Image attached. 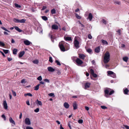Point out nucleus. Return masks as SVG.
Masks as SVG:
<instances>
[{"label": "nucleus", "mask_w": 129, "mask_h": 129, "mask_svg": "<svg viewBox=\"0 0 129 129\" xmlns=\"http://www.w3.org/2000/svg\"><path fill=\"white\" fill-rule=\"evenodd\" d=\"M66 46H67L68 47L67 50L69 49V45L64 41H62L59 43V46L62 51L64 52L66 51L65 47Z\"/></svg>", "instance_id": "nucleus-1"}, {"label": "nucleus", "mask_w": 129, "mask_h": 129, "mask_svg": "<svg viewBox=\"0 0 129 129\" xmlns=\"http://www.w3.org/2000/svg\"><path fill=\"white\" fill-rule=\"evenodd\" d=\"M110 60V54L108 51H107L105 54L104 58V63H107Z\"/></svg>", "instance_id": "nucleus-2"}, {"label": "nucleus", "mask_w": 129, "mask_h": 129, "mask_svg": "<svg viewBox=\"0 0 129 129\" xmlns=\"http://www.w3.org/2000/svg\"><path fill=\"white\" fill-rule=\"evenodd\" d=\"M74 43V46L75 47L76 49H78L79 47V41L75 39V40Z\"/></svg>", "instance_id": "nucleus-3"}, {"label": "nucleus", "mask_w": 129, "mask_h": 129, "mask_svg": "<svg viewBox=\"0 0 129 129\" xmlns=\"http://www.w3.org/2000/svg\"><path fill=\"white\" fill-rule=\"evenodd\" d=\"M76 62L78 66L81 65L83 63V61L78 58H77L76 60Z\"/></svg>", "instance_id": "nucleus-4"}, {"label": "nucleus", "mask_w": 129, "mask_h": 129, "mask_svg": "<svg viewBox=\"0 0 129 129\" xmlns=\"http://www.w3.org/2000/svg\"><path fill=\"white\" fill-rule=\"evenodd\" d=\"M25 122L27 125H29L30 124V121L28 118H26L25 119Z\"/></svg>", "instance_id": "nucleus-5"}, {"label": "nucleus", "mask_w": 129, "mask_h": 129, "mask_svg": "<svg viewBox=\"0 0 129 129\" xmlns=\"http://www.w3.org/2000/svg\"><path fill=\"white\" fill-rule=\"evenodd\" d=\"M73 109L74 110H76L77 108V105L76 102H74L73 103Z\"/></svg>", "instance_id": "nucleus-6"}, {"label": "nucleus", "mask_w": 129, "mask_h": 129, "mask_svg": "<svg viewBox=\"0 0 129 129\" xmlns=\"http://www.w3.org/2000/svg\"><path fill=\"white\" fill-rule=\"evenodd\" d=\"M24 44L27 46H28L30 44L31 42L27 40L24 41H23Z\"/></svg>", "instance_id": "nucleus-7"}, {"label": "nucleus", "mask_w": 129, "mask_h": 129, "mask_svg": "<svg viewBox=\"0 0 129 129\" xmlns=\"http://www.w3.org/2000/svg\"><path fill=\"white\" fill-rule=\"evenodd\" d=\"M123 91L124 94L127 95L128 94L129 90L127 88H124L123 89Z\"/></svg>", "instance_id": "nucleus-8"}, {"label": "nucleus", "mask_w": 129, "mask_h": 129, "mask_svg": "<svg viewBox=\"0 0 129 129\" xmlns=\"http://www.w3.org/2000/svg\"><path fill=\"white\" fill-rule=\"evenodd\" d=\"M79 57L80 58L82 59H84L85 57V56L83 54H79Z\"/></svg>", "instance_id": "nucleus-9"}, {"label": "nucleus", "mask_w": 129, "mask_h": 129, "mask_svg": "<svg viewBox=\"0 0 129 129\" xmlns=\"http://www.w3.org/2000/svg\"><path fill=\"white\" fill-rule=\"evenodd\" d=\"M47 69L49 72H53L55 71V69H53L51 67H48Z\"/></svg>", "instance_id": "nucleus-10"}, {"label": "nucleus", "mask_w": 129, "mask_h": 129, "mask_svg": "<svg viewBox=\"0 0 129 129\" xmlns=\"http://www.w3.org/2000/svg\"><path fill=\"white\" fill-rule=\"evenodd\" d=\"M52 28L53 29H58V27L57 25L53 24L52 26Z\"/></svg>", "instance_id": "nucleus-11"}, {"label": "nucleus", "mask_w": 129, "mask_h": 129, "mask_svg": "<svg viewBox=\"0 0 129 129\" xmlns=\"http://www.w3.org/2000/svg\"><path fill=\"white\" fill-rule=\"evenodd\" d=\"M90 85V83L88 82L85 83V88L87 89L89 87Z\"/></svg>", "instance_id": "nucleus-12"}, {"label": "nucleus", "mask_w": 129, "mask_h": 129, "mask_svg": "<svg viewBox=\"0 0 129 129\" xmlns=\"http://www.w3.org/2000/svg\"><path fill=\"white\" fill-rule=\"evenodd\" d=\"M3 106L5 109H7V105L6 101H4L3 102Z\"/></svg>", "instance_id": "nucleus-13"}, {"label": "nucleus", "mask_w": 129, "mask_h": 129, "mask_svg": "<svg viewBox=\"0 0 129 129\" xmlns=\"http://www.w3.org/2000/svg\"><path fill=\"white\" fill-rule=\"evenodd\" d=\"M25 53V52L24 51H22L20 52V53L19 54V58L21 57H22Z\"/></svg>", "instance_id": "nucleus-14"}, {"label": "nucleus", "mask_w": 129, "mask_h": 129, "mask_svg": "<svg viewBox=\"0 0 129 129\" xmlns=\"http://www.w3.org/2000/svg\"><path fill=\"white\" fill-rule=\"evenodd\" d=\"M93 18V16L91 13H89L88 14V18L90 21H91Z\"/></svg>", "instance_id": "nucleus-15"}, {"label": "nucleus", "mask_w": 129, "mask_h": 129, "mask_svg": "<svg viewBox=\"0 0 129 129\" xmlns=\"http://www.w3.org/2000/svg\"><path fill=\"white\" fill-rule=\"evenodd\" d=\"M64 107L67 109H68L69 107V105L68 103L67 102H65L63 104Z\"/></svg>", "instance_id": "nucleus-16"}, {"label": "nucleus", "mask_w": 129, "mask_h": 129, "mask_svg": "<svg viewBox=\"0 0 129 129\" xmlns=\"http://www.w3.org/2000/svg\"><path fill=\"white\" fill-rule=\"evenodd\" d=\"M100 50V47L98 46L95 49V52L97 53H99Z\"/></svg>", "instance_id": "nucleus-17"}, {"label": "nucleus", "mask_w": 129, "mask_h": 129, "mask_svg": "<svg viewBox=\"0 0 129 129\" xmlns=\"http://www.w3.org/2000/svg\"><path fill=\"white\" fill-rule=\"evenodd\" d=\"M9 121L11 123H13V124H15V123L14 121L13 120L12 118L11 117H10L9 118Z\"/></svg>", "instance_id": "nucleus-18"}, {"label": "nucleus", "mask_w": 129, "mask_h": 129, "mask_svg": "<svg viewBox=\"0 0 129 129\" xmlns=\"http://www.w3.org/2000/svg\"><path fill=\"white\" fill-rule=\"evenodd\" d=\"M14 28L15 29L17 30V31H18L19 32H20L22 31V30L20 29L19 27H18L17 26H15L14 27Z\"/></svg>", "instance_id": "nucleus-19"}, {"label": "nucleus", "mask_w": 129, "mask_h": 129, "mask_svg": "<svg viewBox=\"0 0 129 129\" xmlns=\"http://www.w3.org/2000/svg\"><path fill=\"white\" fill-rule=\"evenodd\" d=\"M64 39L66 41H70L72 40L71 38L69 37H66L64 38Z\"/></svg>", "instance_id": "nucleus-20"}, {"label": "nucleus", "mask_w": 129, "mask_h": 129, "mask_svg": "<svg viewBox=\"0 0 129 129\" xmlns=\"http://www.w3.org/2000/svg\"><path fill=\"white\" fill-rule=\"evenodd\" d=\"M101 41L102 43H103L104 44H106V45H107L108 44V43L105 40H102Z\"/></svg>", "instance_id": "nucleus-21"}, {"label": "nucleus", "mask_w": 129, "mask_h": 129, "mask_svg": "<svg viewBox=\"0 0 129 129\" xmlns=\"http://www.w3.org/2000/svg\"><path fill=\"white\" fill-rule=\"evenodd\" d=\"M75 16L78 19H80L81 18V17L79 16L78 14L76 13H75Z\"/></svg>", "instance_id": "nucleus-22"}, {"label": "nucleus", "mask_w": 129, "mask_h": 129, "mask_svg": "<svg viewBox=\"0 0 129 129\" xmlns=\"http://www.w3.org/2000/svg\"><path fill=\"white\" fill-rule=\"evenodd\" d=\"M17 51L18 50L16 48L14 49L13 50V54H16Z\"/></svg>", "instance_id": "nucleus-23"}, {"label": "nucleus", "mask_w": 129, "mask_h": 129, "mask_svg": "<svg viewBox=\"0 0 129 129\" xmlns=\"http://www.w3.org/2000/svg\"><path fill=\"white\" fill-rule=\"evenodd\" d=\"M40 85V84H38L37 85H36L35 87V88L34 90H37L39 89V87Z\"/></svg>", "instance_id": "nucleus-24"}, {"label": "nucleus", "mask_w": 129, "mask_h": 129, "mask_svg": "<svg viewBox=\"0 0 129 129\" xmlns=\"http://www.w3.org/2000/svg\"><path fill=\"white\" fill-rule=\"evenodd\" d=\"M128 59V58L127 57H124L123 58V60L126 62L127 61Z\"/></svg>", "instance_id": "nucleus-25"}, {"label": "nucleus", "mask_w": 129, "mask_h": 129, "mask_svg": "<svg viewBox=\"0 0 129 129\" xmlns=\"http://www.w3.org/2000/svg\"><path fill=\"white\" fill-rule=\"evenodd\" d=\"M51 13L52 14H54L56 13V11L54 9H53L51 10Z\"/></svg>", "instance_id": "nucleus-26"}, {"label": "nucleus", "mask_w": 129, "mask_h": 129, "mask_svg": "<svg viewBox=\"0 0 129 129\" xmlns=\"http://www.w3.org/2000/svg\"><path fill=\"white\" fill-rule=\"evenodd\" d=\"M41 17L42 19L45 21H46L48 20V18L46 16H42Z\"/></svg>", "instance_id": "nucleus-27"}, {"label": "nucleus", "mask_w": 129, "mask_h": 129, "mask_svg": "<svg viewBox=\"0 0 129 129\" xmlns=\"http://www.w3.org/2000/svg\"><path fill=\"white\" fill-rule=\"evenodd\" d=\"M26 20L24 19H22L19 20V23H24L25 22Z\"/></svg>", "instance_id": "nucleus-28"}, {"label": "nucleus", "mask_w": 129, "mask_h": 129, "mask_svg": "<svg viewBox=\"0 0 129 129\" xmlns=\"http://www.w3.org/2000/svg\"><path fill=\"white\" fill-rule=\"evenodd\" d=\"M50 38L51 39V40L53 42H54V39H55V37L52 35H51L50 36Z\"/></svg>", "instance_id": "nucleus-29"}, {"label": "nucleus", "mask_w": 129, "mask_h": 129, "mask_svg": "<svg viewBox=\"0 0 129 129\" xmlns=\"http://www.w3.org/2000/svg\"><path fill=\"white\" fill-rule=\"evenodd\" d=\"M24 95L25 96H26L27 95L29 96H32L33 95L32 94L30 93H28L24 94Z\"/></svg>", "instance_id": "nucleus-30"}, {"label": "nucleus", "mask_w": 129, "mask_h": 129, "mask_svg": "<svg viewBox=\"0 0 129 129\" xmlns=\"http://www.w3.org/2000/svg\"><path fill=\"white\" fill-rule=\"evenodd\" d=\"M107 73L109 75H112L114 72L112 71H107Z\"/></svg>", "instance_id": "nucleus-31"}, {"label": "nucleus", "mask_w": 129, "mask_h": 129, "mask_svg": "<svg viewBox=\"0 0 129 129\" xmlns=\"http://www.w3.org/2000/svg\"><path fill=\"white\" fill-rule=\"evenodd\" d=\"M13 21L15 22L19 23V20L16 18H14L13 19Z\"/></svg>", "instance_id": "nucleus-32"}, {"label": "nucleus", "mask_w": 129, "mask_h": 129, "mask_svg": "<svg viewBox=\"0 0 129 129\" xmlns=\"http://www.w3.org/2000/svg\"><path fill=\"white\" fill-rule=\"evenodd\" d=\"M1 28L2 29H3L5 30V31H7L8 32H10V31L9 30H8L6 28H5V27H1Z\"/></svg>", "instance_id": "nucleus-33"}, {"label": "nucleus", "mask_w": 129, "mask_h": 129, "mask_svg": "<svg viewBox=\"0 0 129 129\" xmlns=\"http://www.w3.org/2000/svg\"><path fill=\"white\" fill-rule=\"evenodd\" d=\"M48 95L50 96H52V97H54L55 96V95L53 93H51L48 94Z\"/></svg>", "instance_id": "nucleus-34"}, {"label": "nucleus", "mask_w": 129, "mask_h": 129, "mask_svg": "<svg viewBox=\"0 0 129 129\" xmlns=\"http://www.w3.org/2000/svg\"><path fill=\"white\" fill-rule=\"evenodd\" d=\"M0 46L4 47L5 46V44L2 42L0 41Z\"/></svg>", "instance_id": "nucleus-35"}, {"label": "nucleus", "mask_w": 129, "mask_h": 129, "mask_svg": "<svg viewBox=\"0 0 129 129\" xmlns=\"http://www.w3.org/2000/svg\"><path fill=\"white\" fill-rule=\"evenodd\" d=\"M3 50L4 52L6 54L8 53L9 51V50H5L3 49Z\"/></svg>", "instance_id": "nucleus-36"}, {"label": "nucleus", "mask_w": 129, "mask_h": 129, "mask_svg": "<svg viewBox=\"0 0 129 129\" xmlns=\"http://www.w3.org/2000/svg\"><path fill=\"white\" fill-rule=\"evenodd\" d=\"M114 3L115 4H116L119 5H120L121 4V3L120 2L117 1H115Z\"/></svg>", "instance_id": "nucleus-37"}, {"label": "nucleus", "mask_w": 129, "mask_h": 129, "mask_svg": "<svg viewBox=\"0 0 129 129\" xmlns=\"http://www.w3.org/2000/svg\"><path fill=\"white\" fill-rule=\"evenodd\" d=\"M109 91L108 89H106L105 90V94H106L108 95L109 94Z\"/></svg>", "instance_id": "nucleus-38"}, {"label": "nucleus", "mask_w": 129, "mask_h": 129, "mask_svg": "<svg viewBox=\"0 0 129 129\" xmlns=\"http://www.w3.org/2000/svg\"><path fill=\"white\" fill-rule=\"evenodd\" d=\"M102 22L105 25L107 24V21L104 19H103L102 20Z\"/></svg>", "instance_id": "nucleus-39"}, {"label": "nucleus", "mask_w": 129, "mask_h": 129, "mask_svg": "<svg viewBox=\"0 0 129 129\" xmlns=\"http://www.w3.org/2000/svg\"><path fill=\"white\" fill-rule=\"evenodd\" d=\"M35 103L38 105H40V101H39L38 100H37L36 101Z\"/></svg>", "instance_id": "nucleus-40"}, {"label": "nucleus", "mask_w": 129, "mask_h": 129, "mask_svg": "<svg viewBox=\"0 0 129 129\" xmlns=\"http://www.w3.org/2000/svg\"><path fill=\"white\" fill-rule=\"evenodd\" d=\"M55 62L57 63V65L58 66L61 65V64L60 62L58 60H55Z\"/></svg>", "instance_id": "nucleus-41"}, {"label": "nucleus", "mask_w": 129, "mask_h": 129, "mask_svg": "<svg viewBox=\"0 0 129 129\" xmlns=\"http://www.w3.org/2000/svg\"><path fill=\"white\" fill-rule=\"evenodd\" d=\"M87 51L88 53H90L92 51V50L90 49H88L87 50Z\"/></svg>", "instance_id": "nucleus-42"}, {"label": "nucleus", "mask_w": 129, "mask_h": 129, "mask_svg": "<svg viewBox=\"0 0 129 129\" xmlns=\"http://www.w3.org/2000/svg\"><path fill=\"white\" fill-rule=\"evenodd\" d=\"M15 6L17 8H20L21 7V6L17 4H14Z\"/></svg>", "instance_id": "nucleus-43"}, {"label": "nucleus", "mask_w": 129, "mask_h": 129, "mask_svg": "<svg viewBox=\"0 0 129 129\" xmlns=\"http://www.w3.org/2000/svg\"><path fill=\"white\" fill-rule=\"evenodd\" d=\"M111 76L113 78H115L116 77V74L115 73H114L113 74H112V75H111Z\"/></svg>", "instance_id": "nucleus-44"}, {"label": "nucleus", "mask_w": 129, "mask_h": 129, "mask_svg": "<svg viewBox=\"0 0 129 129\" xmlns=\"http://www.w3.org/2000/svg\"><path fill=\"white\" fill-rule=\"evenodd\" d=\"M49 61L51 63H52L53 61L52 60V58L51 57H49Z\"/></svg>", "instance_id": "nucleus-45"}, {"label": "nucleus", "mask_w": 129, "mask_h": 129, "mask_svg": "<svg viewBox=\"0 0 129 129\" xmlns=\"http://www.w3.org/2000/svg\"><path fill=\"white\" fill-rule=\"evenodd\" d=\"M12 92L13 95L14 96H16V92L13 91V90H12Z\"/></svg>", "instance_id": "nucleus-46"}, {"label": "nucleus", "mask_w": 129, "mask_h": 129, "mask_svg": "<svg viewBox=\"0 0 129 129\" xmlns=\"http://www.w3.org/2000/svg\"><path fill=\"white\" fill-rule=\"evenodd\" d=\"M33 62L35 64H37L38 62V61L37 60H35L33 61Z\"/></svg>", "instance_id": "nucleus-47"}, {"label": "nucleus", "mask_w": 129, "mask_h": 129, "mask_svg": "<svg viewBox=\"0 0 129 129\" xmlns=\"http://www.w3.org/2000/svg\"><path fill=\"white\" fill-rule=\"evenodd\" d=\"M90 72L92 75L94 73V71L92 69H91L90 70Z\"/></svg>", "instance_id": "nucleus-48"}, {"label": "nucleus", "mask_w": 129, "mask_h": 129, "mask_svg": "<svg viewBox=\"0 0 129 129\" xmlns=\"http://www.w3.org/2000/svg\"><path fill=\"white\" fill-rule=\"evenodd\" d=\"M88 38L89 39H91L92 38V37L90 34H89L88 36Z\"/></svg>", "instance_id": "nucleus-49"}, {"label": "nucleus", "mask_w": 129, "mask_h": 129, "mask_svg": "<svg viewBox=\"0 0 129 129\" xmlns=\"http://www.w3.org/2000/svg\"><path fill=\"white\" fill-rule=\"evenodd\" d=\"M114 92V90H112L109 93V95H111V94H113Z\"/></svg>", "instance_id": "nucleus-50"}, {"label": "nucleus", "mask_w": 129, "mask_h": 129, "mask_svg": "<svg viewBox=\"0 0 129 129\" xmlns=\"http://www.w3.org/2000/svg\"><path fill=\"white\" fill-rule=\"evenodd\" d=\"M39 108H37L34 110V111L35 112L37 113L39 111Z\"/></svg>", "instance_id": "nucleus-51"}, {"label": "nucleus", "mask_w": 129, "mask_h": 129, "mask_svg": "<svg viewBox=\"0 0 129 129\" xmlns=\"http://www.w3.org/2000/svg\"><path fill=\"white\" fill-rule=\"evenodd\" d=\"M78 122L80 123H82L83 122V120L82 119H79L78 121Z\"/></svg>", "instance_id": "nucleus-52"}, {"label": "nucleus", "mask_w": 129, "mask_h": 129, "mask_svg": "<svg viewBox=\"0 0 129 129\" xmlns=\"http://www.w3.org/2000/svg\"><path fill=\"white\" fill-rule=\"evenodd\" d=\"M92 75L95 78H96L97 77V75L96 74L94 73Z\"/></svg>", "instance_id": "nucleus-53"}, {"label": "nucleus", "mask_w": 129, "mask_h": 129, "mask_svg": "<svg viewBox=\"0 0 129 129\" xmlns=\"http://www.w3.org/2000/svg\"><path fill=\"white\" fill-rule=\"evenodd\" d=\"M101 107L103 109H106L107 108V107L105 106H101Z\"/></svg>", "instance_id": "nucleus-54"}, {"label": "nucleus", "mask_w": 129, "mask_h": 129, "mask_svg": "<svg viewBox=\"0 0 129 129\" xmlns=\"http://www.w3.org/2000/svg\"><path fill=\"white\" fill-rule=\"evenodd\" d=\"M1 116L5 120H6V117L4 115H2Z\"/></svg>", "instance_id": "nucleus-55"}, {"label": "nucleus", "mask_w": 129, "mask_h": 129, "mask_svg": "<svg viewBox=\"0 0 129 129\" xmlns=\"http://www.w3.org/2000/svg\"><path fill=\"white\" fill-rule=\"evenodd\" d=\"M44 81L48 83H49V80L48 79H44Z\"/></svg>", "instance_id": "nucleus-56"}, {"label": "nucleus", "mask_w": 129, "mask_h": 129, "mask_svg": "<svg viewBox=\"0 0 129 129\" xmlns=\"http://www.w3.org/2000/svg\"><path fill=\"white\" fill-rule=\"evenodd\" d=\"M117 32L118 33L119 35H121V30L120 29H119L117 31Z\"/></svg>", "instance_id": "nucleus-57"}, {"label": "nucleus", "mask_w": 129, "mask_h": 129, "mask_svg": "<svg viewBox=\"0 0 129 129\" xmlns=\"http://www.w3.org/2000/svg\"><path fill=\"white\" fill-rule=\"evenodd\" d=\"M0 53H1V54H2L3 56H4V57H5L6 56L5 54H4L3 52L1 51H0Z\"/></svg>", "instance_id": "nucleus-58"}, {"label": "nucleus", "mask_w": 129, "mask_h": 129, "mask_svg": "<svg viewBox=\"0 0 129 129\" xmlns=\"http://www.w3.org/2000/svg\"><path fill=\"white\" fill-rule=\"evenodd\" d=\"M47 7L46 6H44L42 8V9L41 10H44Z\"/></svg>", "instance_id": "nucleus-59"}, {"label": "nucleus", "mask_w": 129, "mask_h": 129, "mask_svg": "<svg viewBox=\"0 0 129 129\" xmlns=\"http://www.w3.org/2000/svg\"><path fill=\"white\" fill-rule=\"evenodd\" d=\"M124 126L125 128L126 129H129V126L127 125H124Z\"/></svg>", "instance_id": "nucleus-60"}, {"label": "nucleus", "mask_w": 129, "mask_h": 129, "mask_svg": "<svg viewBox=\"0 0 129 129\" xmlns=\"http://www.w3.org/2000/svg\"><path fill=\"white\" fill-rule=\"evenodd\" d=\"M26 129H33V128L30 126H27L26 127Z\"/></svg>", "instance_id": "nucleus-61"}, {"label": "nucleus", "mask_w": 129, "mask_h": 129, "mask_svg": "<svg viewBox=\"0 0 129 129\" xmlns=\"http://www.w3.org/2000/svg\"><path fill=\"white\" fill-rule=\"evenodd\" d=\"M12 59L11 58L9 57H8V60L9 61L12 60Z\"/></svg>", "instance_id": "nucleus-62"}, {"label": "nucleus", "mask_w": 129, "mask_h": 129, "mask_svg": "<svg viewBox=\"0 0 129 129\" xmlns=\"http://www.w3.org/2000/svg\"><path fill=\"white\" fill-rule=\"evenodd\" d=\"M85 109L87 111H88L89 109V108L87 106L85 107Z\"/></svg>", "instance_id": "nucleus-63"}, {"label": "nucleus", "mask_w": 129, "mask_h": 129, "mask_svg": "<svg viewBox=\"0 0 129 129\" xmlns=\"http://www.w3.org/2000/svg\"><path fill=\"white\" fill-rule=\"evenodd\" d=\"M25 80L24 79H23L22 80L21 82V83H23L25 82Z\"/></svg>", "instance_id": "nucleus-64"}]
</instances>
